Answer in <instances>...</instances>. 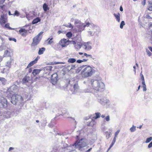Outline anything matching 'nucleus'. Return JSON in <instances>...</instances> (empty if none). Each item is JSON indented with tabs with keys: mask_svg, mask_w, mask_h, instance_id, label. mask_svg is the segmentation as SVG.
I'll return each mask as SVG.
<instances>
[{
	"mask_svg": "<svg viewBox=\"0 0 152 152\" xmlns=\"http://www.w3.org/2000/svg\"><path fill=\"white\" fill-rule=\"evenodd\" d=\"M151 147H152V141L148 145V148H150Z\"/></svg>",
	"mask_w": 152,
	"mask_h": 152,
	"instance_id": "obj_50",
	"label": "nucleus"
},
{
	"mask_svg": "<svg viewBox=\"0 0 152 152\" xmlns=\"http://www.w3.org/2000/svg\"><path fill=\"white\" fill-rule=\"evenodd\" d=\"M4 54L3 55L4 57H8L10 56V53H9L8 50L7 49L4 50Z\"/></svg>",
	"mask_w": 152,
	"mask_h": 152,
	"instance_id": "obj_28",
	"label": "nucleus"
},
{
	"mask_svg": "<svg viewBox=\"0 0 152 152\" xmlns=\"http://www.w3.org/2000/svg\"><path fill=\"white\" fill-rule=\"evenodd\" d=\"M146 51L148 56H151V53L148 49H146Z\"/></svg>",
	"mask_w": 152,
	"mask_h": 152,
	"instance_id": "obj_41",
	"label": "nucleus"
},
{
	"mask_svg": "<svg viewBox=\"0 0 152 152\" xmlns=\"http://www.w3.org/2000/svg\"><path fill=\"white\" fill-rule=\"evenodd\" d=\"M19 12L17 10L15 11L14 13V15L18 16L19 15Z\"/></svg>",
	"mask_w": 152,
	"mask_h": 152,
	"instance_id": "obj_51",
	"label": "nucleus"
},
{
	"mask_svg": "<svg viewBox=\"0 0 152 152\" xmlns=\"http://www.w3.org/2000/svg\"><path fill=\"white\" fill-rule=\"evenodd\" d=\"M26 33H24V32H22L21 33H20V34H21V35L23 37H26Z\"/></svg>",
	"mask_w": 152,
	"mask_h": 152,
	"instance_id": "obj_48",
	"label": "nucleus"
},
{
	"mask_svg": "<svg viewBox=\"0 0 152 152\" xmlns=\"http://www.w3.org/2000/svg\"><path fill=\"white\" fill-rule=\"evenodd\" d=\"M90 90L88 89H85L84 90V92L85 93H88L89 92Z\"/></svg>",
	"mask_w": 152,
	"mask_h": 152,
	"instance_id": "obj_53",
	"label": "nucleus"
},
{
	"mask_svg": "<svg viewBox=\"0 0 152 152\" xmlns=\"http://www.w3.org/2000/svg\"><path fill=\"white\" fill-rule=\"evenodd\" d=\"M70 43L71 44H72L73 45H75L76 44V43L74 41H70L69 42V43Z\"/></svg>",
	"mask_w": 152,
	"mask_h": 152,
	"instance_id": "obj_45",
	"label": "nucleus"
},
{
	"mask_svg": "<svg viewBox=\"0 0 152 152\" xmlns=\"http://www.w3.org/2000/svg\"><path fill=\"white\" fill-rule=\"evenodd\" d=\"M152 140V137H150L149 138H148L145 141V142L146 143H148L150 142L151 140Z\"/></svg>",
	"mask_w": 152,
	"mask_h": 152,
	"instance_id": "obj_40",
	"label": "nucleus"
},
{
	"mask_svg": "<svg viewBox=\"0 0 152 152\" xmlns=\"http://www.w3.org/2000/svg\"><path fill=\"white\" fill-rule=\"evenodd\" d=\"M2 41V45L0 47V51H2L3 50H7V47L6 45L5 44L4 40L2 38H1Z\"/></svg>",
	"mask_w": 152,
	"mask_h": 152,
	"instance_id": "obj_13",
	"label": "nucleus"
},
{
	"mask_svg": "<svg viewBox=\"0 0 152 152\" xmlns=\"http://www.w3.org/2000/svg\"><path fill=\"white\" fill-rule=\"evenodd\" d=\"M94 122L93 120H92V121L89 123L88 125V126H92L94 125Z\"/></svg>",
	"mask_w": 152,
	"mask_h": 152,
	"instance_id": "obj_31",
	"label": "nucleus"
},
{
	"mask_svg": "<svg viewBox=\"0 0 152 152\" xmlns=\"http://www.w3.org/2000/svg\"><path fill=\"white\" fill-rule=\"evenodd\" d=\"M125 25V23L124 21H122L121 22L120 25V28H121L122 29L123 28L124 26Z\"/></svg>",
	"mask_w": 152,
	"mask_h": 152,
	"instance_id": "obj_37",
	"label": "nucleus"
},
{
	"mask_svg": "<svg viewBox=\"0 0 152 152\" xmlns=\"http://www.w3.org/2000/svg\"><path fill=\"white\" fill-rule=\"evenodd\" d=\"M130 130L132 132H134L136 130V127L133 125L132 127L130 129Z\"/></svg>",
	"mask_w": 152,
	"mask_h": 152,
	"instance_id": "obj_30",
	"label": "nucleus"
},
{
	"mask_svg": "<svg viewBox=\"0 0 152 152\" xmlns=\"http://www.w3.org/2000/svg\"><path fill=\"white\" fill-rule=\"evenodd\" d=\"M6 28H9L10 29H12L10 27V25H9V23H7V24H6L5 25V26H4Z\"/></svg>",
	"mask_w": 152,
	"mask_h": 152,
	"instance_id": "obj_43",
	"label": "nucleus"
},
{
	"mask_svg": "<svg viewBox=\"0 0 152 152\" xmlns=\"http://www.w3.org/2000/svg\"><path fill=\"white\" fill-rule=\"evenodd\" d=\"M23 101V97L18 94H12L11 98V102L13 104H16L18 102H21Z\"/></svg>",
	"mask_w": 152,
	"mask_h": 152,
	"instance_id": "obj_3",
	"label": "nucleus"
},
{
	"mask_svg": "<svg viewBox=\"0 0 152 152\" xmlns=\"http://www.w3.org/2000/svg\"><path fill=\"white\" fill-rule=\"evenodd\" d=\"M75 67V65H72L71 66V68H70V70L73 69Z\"/></svg>",
	"mask_w": 152,
	"mask_h": 152,
	"instance_id": "obj_62",
	"label": "nucleus"
},
{
	"mask_svg": "<svg viewBox=\"0 0 152 152\" xmlns=\"http://www.w3.org/2000/svg\"><path fill=\"white\" fill-rule=\"evenodd\" d=\"M60 137L63 140L62 142H61V144H63V146H62V148H65L67 147L68 146V144H67L65 143H63V140H64L65 139H66L68 138V137H66L64 136V135H60Z\"/></svg>",
	"mask_w": 152,
	"mask_h": 152,
	"instance_id": "obj_14",
	"label": "nucleus"
},
{
	"mask_svg": "<svg viewBox=\"0 0 152 152\" xmlns=\"http://www.w3.org/2000/svg\"><path fill=\"white\" fill-rule=\"evenodd\" d=\"M92 148H91L90 149H89L88 150H87L85 152H89L91 151V150L92 149Z\"/></svg>",
	"mask_w": 152,
	"mask_h": 152,
	"instance_id": "obj_64",
	"label": "nucleus"
},
{
	"mask_svg": "<svg viewBox=\"0 0 152 152\" xmlns=\"http://www.w3.org/2000/svg\"><path fill=\"white\" fill-rule=\"evenodd\" d=\"M73 88L74 92H77L79 90V87L77 83H75L73 85Z\"/></svg>",
	"mask_w": 152,
	"mask_h": 152,
	"instance_id": "obj_18",
	"label": "nucleus"
},
{
	"mask_svg": "<svg viewBox=\"0 0 152 152\" xmlns=\"http://www.w3.org/2000/svg\"><path fill=\"white\" fill-rule=\"evenodd\" d=\"M148 48L149 50L152 52V47H148Z\"/></svg>",
	"mask_w": 152,
	"mask_h": 152,
	"instance_id": "obj_63",
	"label": "nucleus"
},
{
	"mask_svg": "<svg viewBox=\"0 0 152 152\" xmlns=\"http://www.w3.org/2000/svg\"><path fill=\"white\" fill-rule=\"evenodd\" d=\"M3 116L6 118H8L11 117V113L10 112H5L4 113Z\"/></svg>",
	"mask_w": 152,
	"mask_h": 152,
	"instance_id": "obj_17",
	"label": "nucleus"
},
{
	"mask_svg": "<svg viewBox=\"0 0 152 152\" xmlns=\"http://www.w3.org/2000/svg\"><path fill=\"white\" fill-rule=\"evenodd\" d=\"M146 17L148 19H152V18L148 14L146 15Z\"/></svg>",
	"mask_w": 152,
	"mask_h": 152,
	"instance_id": "obj_56",
	"label": "nucleus"
},
{
	"mask_svg": "<svg viewBox=\"0 0 152 152\" xmlns=\"http://www.w3.org/2000/svg\"><path fill=\"white\" fill-rule=\"evenodd\" d=\"M142 84L143 86L145 85V80H142Z\"/></svg>",
	"mask_w": 152,
	"mask_h": 152,
	"instance_id": "obj_61",
	"label": "nucleus"
},
{
	"mask_svg": "<svg viewBox=\"0 0 152 152\" xmlns=\"http://www.w3.org/2000/svg\"><path fill=\"white\" fill-rule=\"evenodd\" d=\"M19 32L20 33H21L22 32H24V33H27V31L24 28H21L19 30Z\"/></svg>",
	"mask_w": 152,
	"mask_h": 152,
	"instance_id": "obj_35",
	"label": "nucleus"
},
{
	"mask_svg": "<svg viewBox=\"0 0 152 152\" xmlns=\"http://www.w3.org/2000/svg\"><path fill=\"white\" fill-rule=\"evenodd\" d=\"M5 1V0H0V4H3Z\"/></svg>",
	"mask_w": 152,
	"mask_h": 152,
	"instance_id": "obj_58",
	"label": "nucleus"
},
{
	"mask_svg": "<svg viewBox=\"0 0 152 152\" xmlns=\"http://www.w3.org/2000/svg\"><path fill=\"white\" fill-rule=\"evenodd\" d=\"M109 102V100L107 98H103L100 99V102L101 104L104 105L105 104L108 103Z\"/></svg>",
	"mask_w": 152,
	"mask_h": 152,
	"instance_id": "obj_16",
	"label": "nucleus"
},
{
	"mask_svg": "<svg viewBox=\"0 0 152 152\" xmlns=\"http://www.w3.org/2000/svg\"><path fill=\"white\" fill-rule=\"evenodd\" d=\"M9 39L10 41H13L15 42H16V39L14 38H9Z\"/></svg>",
	"mask_w": 152,
	"mask_h": 152,
	"instance_id": "obj_46",
	"label": "nucleus"
},
{
	"mask_svg": "<svg viewBox=\"0 0 152 152\" xmlns=\"http://www.w3.org/2000/svg\"><path fill=\"white\" fill-rule=\"evenodd\" d=\"M87 144L84 139H81L79 142H76L72 145L73 146H75L76 148H78L79 149L81 148H83L86 146Z\"/></svg>",
	"mask_w": 152,
	"mask_h": 152,
	"instance_id": "obj_4",
	"label": "nucleus"
},
{
	"mask_svg": "<svg viewBox=\"0 0 152 152\" xmlns=\"http://www.w3.org/2000/svg\"><path fill=\"white\" fill-rule=\"evenodd\" d=\"M39 58V57L38 56H37L35 59L34 60L31 61V62L27 66V68L33 65H34V64H36L37 63V61L38 60V59Z\"/></svg>",
	"mask_w": 152,
	"mask_h": 152,
	"instance_id": "obj_15",
	"label": "nucleus"
},
{
	"mask_svg": "<svg viewBox=\"0 0 152 152\" xmlns=\"http://www.w3.org/2000/svg\"><path fill=\"white\" fill-rule=\"evenodd\" d=\"M57 147L55 146L53 148L50 152H57Z\"/></svg>",
	"mask_w": 152,
	"mask_h": 152,
	"instance_id": "obj_38",
	"label": "nucleus"
},
{
	"mask_svg": "<svg viewBox=\"0 0 152 152\" xmlns=\"http://www.w3.org/2000/svg\"><path fill=\"white\" fill-rule=\"evenodd\" d=\"M7 101L6 99L3 97H1L0 98V103L4 107H7Z\"/></svg>",
	"mask_w": 152,
	"mask_h": 152,
	"instance_id": "obj_12",
	"label": "nucleus"
},
{
	"mask_svg": "<svg viewBox=\"0 0 152 152\" xmlns=\"http://www.w3.org/2000/svg\"><path fill=\"white\" fill-rule=\"evenodd\" d=\"M90 23L89 22L87 23L86 24L82 23V25L80 24L79 26L77 27L78 28V31L79 32H81L82 31L84 30L85 28L86 27H89L90 26Z\"/></svg>",
	"mask_w": 152,
	"mask_h": 152,
	"instance_id": "obj_7",
	"label": "nucleus"
},
{
	"mask_svg": "<svg viewBox=\"0 0 152 152\" xmlns=\"http://www.w3.org/2000/svg\"><path fill=\"white\" fill-rule=\"evenodd\" d=\"M146 3V0H143L142 2V4L144 6L145 5Z\"/></svg>",
	"mask_w": 152,
	"mask_h": 152,
	"instance_id": "obj_59",
	"label": "nucleus"
},
{
	"mask_svg": "<svg viewBox=\"0 0 152 152\" xmlns=\"http://www.w3.org/2000/svg\"><path fill=\"white\" fill-rule=\"evenodd\" d=\"M41 71V70L39 69H34L33 70L32 72V74L34 76H35L36 75L38 74Z\"/></svg>",
	"mask_w": 152,
	"mask_h": 152,
	"instance_id": "obj_22",
	"label": "nucleus"
},
{
	"mask_svg": "<svg viewBox=\"0 0 152 152\" xmlns=\"http://www.w3.org/2000/svg\"><path fill=\"white\" fill-rule=\"evenodd\" d=\"M64 26L69 28L72 27V25L71 23H69L67 24H64Z\"/></svg>",
	"mask_w": 152,
	"mask_h": 152,
	"instance_id": "obj_42",
	"label": "nucleus"
},
{
	"mask_svg": "<svg viewBox=\"0 0 152 152\" xmlns=\"http://www.w3.org/2000/svg\"><path fill=\"white\" fill-rule=\"evenodd\" d=\"M75 48L77 50L80 49L81 47V45L80 44H76L75 45Z\"/></svg>",
	"mask_w": 152,
	"mask_h": 152,
	"instance_id": "obj_34",
	"label": "nucleus"
},
{
	"mask_svg": "<svg viewBox=\"0 0 152 152\" xmlns=\"http://www.w3.org/2000/svg\"><path fill=\"white\" fill-rule=\"evenodd\" d=\"M7 82V80L4 77H0V83H1L2 85H5Z\"/></svg>",
	"mask_w": 152,
	"mask_h": 152,
	"instance_id": "obj_23",
	"label": "nucleus"
},
{
	"mask_svg": "<svg viewBox=\"0 0 152 152\" xmlns=\"http://www.w3.org/2000/svg\"><path fill=\"white\" fill-rule=\"evenodd\" d=\"M76 61V60L74 58H70L68 60V62L69 63H73Z\"/></svg>",
	"mask_w": 152,
	"mask_h": 152,
	"instance_id": "obj_27",
	"label": "nucleus"
},
{
	"mask_svg": "<svg viewBox=\"0 0 152 152\" xmlns=\"http://www.w3.org/2000/svg\"><path fill=\"white\" fill-rule=\"evenodd\" d=\"M114 15L115 18L116 20L118 22H119L120 20V14L119 13H118L117 14L114 13Z\"/></svg>",
	"mask_w": 152,
	"mask_h": 152,
	"instance_id": "obj_19",
	"label": "nucleus"
},
{
	"mask_svg": "<svg viewBox=\"0 0 152 152\" xmlns=\"http://www.w3.org/2000/svg\"><path fill=\"white\" fill-rule=\"evenodd\" d=\"M105 119L107 121H109L110 120L109 116L108 115L105 118Z\"/></svg>",
	"mask_w": 152,
	"mask_h": 152,
	"instance_id": "obj_54",
	"label": "nucleus"
},
{
	"mask_svg": "<svg viewBox=\"0 0 152 152\" xmlns=\"http://www.w3.org/2000/svg\"><path fill=\"white\" fill-rule=\"evenodd\" d=\"M43 8L44 11L47 12L49 10L48 5L44 3L43 5Z\"/></svg>",
	"mask_w": 152,
	"mask_h": 152,
	"instance_id": "obj_20",
	"label": "nucleus"
},
{
	"mask_svg": "<svg viewBox=\"0 0 152 152\" xmlns=\"http://www.w3.org/2000/svg\"><path fill=\"white\" fill-rule=\"evenodd\" d=\"M84 56H86L87 58H89L88 59H91L92 58V56L91 55H88L86 53H84Z\"/></svg>",
	"mask_w": 152,
	"mask_h": 152,
	"instance_id": "obj_32",
	"label": "nucleus"
},
{
	"mask_svg": "<svg viewBox=\"0 0 152 152\" xmlns=\"http://www.w3.org/2000/svg\"><path fill=\"white\" fill-rule=\"evenodd\" d=\"M89 35L91 36H94V33L93 31V30H89H89L87 31Z\"/></svg>",
	"mask_w": 152,
	"mask_h": 152,
	"instance_id": "obj_29",
	"label": "nucleus"
},
{
	"mask_svg": "<svg viewBox=\"0 0 152 152\" xmlns=\"http://www.w3.org/2000/svg\"><path fill=\"white\" fill-rule=\"evenodd\" d=\"M81 73L83 77H87L91 76L95 72V70L90 66L83 65Z\"/></svg>",
	"mask_w": 152,
	"mask_h": 152,
	"instance_id": "obj_2",
	"label": "nucleus"
},
{
	"mask_svg": "<svg viewBox=\"0 0 152 152\" xmlns=\"http://www.w3.org/2000/svg\"><path fill=\"white\" fill-rule=\"evenodd\" d=\"M57 147L55 146L53 148L50 152H57Z\"/></svg>",
	"mask_w": 152,
	"mask_h": 152,
	"instance_id": "obj_39",
	"label": "nucleus"
},
{
	"mask_svg": "<svg viewBox=\"0 0 152 152\" xmlns=\"http://www.w3.org/2000/svg\"><path fill=\"white\" fill-rule=\"evenodd\" d=\"M152 5H151L148 8V9L149 10H150V11H152V4H151Z\"/></svg>",
	"mask_w": 152,
	"mask_h": 152,
	"instance_id": "obj_55",
	"label": "nucleus"
},
{
	"mask_svg": "<svg viewBox=\"0 0 152 152\" xmlns=\"http://www.w3.org/2000/svg\"><path fill=\"white\" fill-rule=\"evenodd\" d=\"M83 62V61L81 60H78L77 61V62L78 63H80Z\"/></svg>",
	"mask_w": 152,
	"mask_h": 152,
	"instance_id": "obj_57",
	"label": "nucleus"
},
{
	"mask_svg": "<svg viewBox=\"0 0 152 152\" xmlns=\"http://www.w3.org/2000/svg\"><path fill=\"white\" fill-rule=\"evenodd\" d=\"M45 50V48H40L38 51V54L39 55L43 54Z\"/></svg>",
	"mask_w": 152,
	"mask_h": 152,
	"instance_id": "obj_24",
	"label": "nucleus"
},
{
	"mask_svg": "<svg viewBox=\"0 0 152 152\" xmlns=\"http://www.w3.org/2000/svg\"><path fill=\"white\" fill-rule=\"evenodd\" d=\"M7 19V16L4 14L1 15L0 17V23L1 25L3 26L4 24L6 23Z\"/></svg>",
	"mask_w": 152,
	"mask_h": 152,
	"instance_id": "obj_9",
	"label": "nucleus"
},
{
	"mask_svg": "<svg viewBox=\"0 0 152 152\" xmlns=\"http://www.w3.org/2000/svg\"><path fill=\"white\" fill-rule=\"evenodd\" d=\"M83 48L86 51H89L92 48L90 42L85 43L83 45Z\"/></svg>",
	"mask_w": 152,
	"mask_h": 152,
	"instance_id": "obj_10",
	"label": "nucleus"
},
{
	"mask_svg": "<svg viewBox=\"0 0 152 152\" xmlns=\"http://www.w3.org/2000/svg\"><path fill=\"white\" fill-rule=\"evenodd\" d=\"M66 35L68 38H71L72 36V34L71 32H69L66 34Z\"/></svg>",
	"mask_w": 152,
	"mask_h": 152,
	"instance_id": "obj_36",
	"label": "nucleus"
},
{
	"mask_svg": "<svg viewBox=\"0 0 152 152\" xmlns=\"http://www.w3.org/2000/svg\"><path fill=\"white\" fill-rule=\"evenodd\" d=\"M140 75L141 77V79L142 80H144V78L143 75L142 74V72H141L140 74Z\"/></svg>",
	"mask_w": 152,
	"mask_h": 152,
	"instance_id": "obj_47",
	"label": "nucleus"
},
{
	"mask_svg": "<svg viewBox=\"0 0 152 152\" xmlns=\"http://www.w3.org/2000/svg\"><path fill=\"white\" fill-rule=\"evenodd\" d=\"M29 80L30 77L28 76H26L23 79V83H26L28 82Z\"/></svg>",
	"mask_w": 152,
	"mask_h": 152,
	"instance_id": "obj_21",
	"label": "nucleus"
},
{
	"mask_svg": "<svg viewBox=\"0 0 152 152\" xmlns=\"http://www.w3.org/2000/svg\"><path fill=\"white\" fill-rule=\"evenodd\" d=\"M90 28L89 30H93V31L94 33V36H98L100 32V28L93 24L90 23V26H89Z\"/></svg>",
	"mask_w": 152,
	"mask_h": 152,
	"instance_id": "obj_6",
	"label": "nucleus"
},
{
	"mask_svg": "<svg viewBox=\"0 0 152 152\" xmlns=\"http://www.w3.org/2000/svg\"><path fill=\"white\" fill-rule=\"evenodd\" d=\"M115 143V142H112V143H111V145H110V148H112V147H113V145Z\"/></svg>",
	"mask_w": 152,
	"mask_h": 152,
	"instance_id": "obj_60",
	"label": "nucleus"
},
{
	"mask_svg": "<svg viewBox=\"0 0 152 152\" xmlns=\"http://www.w3.org/2000/svg\"><path fill=\"white\" fill-rule=\"evenodd\" d=\"M53 39V38H51L50 39L49 41L48 42V43L49 44H51L53 42V41L52 40Z\"/></svg>",
	"mask_w": 152,
	"mask_h": 152,
	"instance_id": "obj_52",
	"label": "nucleus"
},
{
	"mask_svg": "<svg viewBox=\"0 0 152 152\" xmlns=\"http://www.w3.org/2000/svg\"><path fill=\"white\" fill-rule=\"evenodd\" d=\"M40 19L39 18H37L34 19L32 22V23L33 24H34L37 23L38 22L40 21Z\"/></svg>",
	"mask_w": 152,
	"mask_h": 152,
	"instance_id": "obj_25",
	"label": "nucleus"
},
{
	"mask_svg": "<svg viewBox=\"0 0 152 152\" xmlns=\"http://www.w3.org/2000/svg\"><path fill=\"white\" fill-rule=\"evenodd\" d=\"M75 23L77 27L80 24H81L82 25V23L78 20H75Z\"/></svg>",
	"mask_w": 152,
	"mask_h": 152,
	"instance_id": "obj_26",
	"label": "nucleus"
},
{
	"mask_svg": "<svg viewBox=\"0 0 152 152\" xmlns=\"http://www.w3.org/2000/svg\"><path fill=\"white\" fill-rule=\"evenodd\" d=\"M43 32H41L33 39V42L31 44L32 46H36L39 43L42 38Z\"/></svg>",
	"mask_w": 152,
	"mask_h": 152,
	"instance_id": "obj_5",
	"label": "nucleus"
},
{
	"mask_svg": "<svg viewBox=\"0 0 152 152\" xmlns=\"http://www.w3.org/2000/svg\"><path fill=\"white\" fill-rule=\"evenodd\" d=\"M120 130H118L115 133V137H116L117 135L120 132Z\"/></svg>",
	"mask_w": 152,
	"mask_h": 152,
	"instance_id": "obj_44",
	"label": "nucleus"
},
{
	"mask_svg": "<svg viewBox=\"0 0 152 152\" xmlns=\"http://www.w3.org/2000/svg\"><path fill=\"white\" fill-rule=\"evenodd\" d=\"M90 84L91 85V88L96 92L102 91L104 87L103 83L97 80H91Z\"/></svg>",
	"mask_w": 152,
	"mask_h": 152,
	"instance_id": "obj_1",
	"label": "nucleus"
},
{
	"mask_svg": "<svg viewBox=\"0 0 152 152\" xmlns=\"http://www.w3.org/2000/svg\"><path fill=\"white\" fill-rule=\"evenodd\" d=\"M58 76L57 73H54L51 75L52 83L53 85L55 84L58 80Z\"/></svg>",
	"mask_w": 152,
	"mask_h": 152,
	"instance_id": "obj_11",
	"label": "nucleus"
},
{
	"mask_svg": "<svg viewBox=\"0 0 152 152\" xmlns=\"http://www.w3.org/2000/svg\"><path fill=\"white\" fill-rule=\"evenodd\" d=\"M69 40H66V39H61L59 41V44L62 47H64L69 44Z\"/></svg>",
	"mask_w": 152,
	"mask_h": 152,
	"instance_id": "obj_8",
	"label": "nucleus"
},
{
	"mask_svg": "<svg viewBox=\"0 0 152 152\" xmlns=\"http://www.w3.org/2000/svg\"><path fill=\"white\" fill-rule=\"evenodd\" d=\"M143 91H146L147 90V88H146V85L143 86Z\"/></svg>",
	"mask_w": 152,
	"mask_h": 152,
	"instance_id": "obj_49",
	"label": "nucleus"
},
{
	"mask_svg": "<svg viewBox=\"0 0 152 152\" xmlns=\"http://www.w3.org/2000/svg\"><path fill=\"white\" fill-rule=\"evenodd\" d=\"M95 114L96 115V116L93 117L94 118L96 119L100 117V116L101 115L99 113H96Z\"/></svg>",
	"mask_w": 152,
	"mask_h": 152,
	"instance_id": "obj_33",
	"label": "nucleus"
}]
</instances>
